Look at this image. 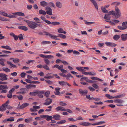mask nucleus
<instances>
[{"label": "nucleus", "instance_id": "09e8293b", "mask_svg": "<svg viewBox=\"0 0 127 127\" xmlns=\"http://www.w3.org/2000/svg\"><path fill=\"white\" fill-rule=\"evenodd\" d=\"M52 24L54 26H55L56 25H59L60 24V23L57 22H52Z\"/></svg>", "mask_w": 127, "mask_h": 127}, {"label": "nucleus", "instance_id": "774afa93", "mask_svg": "<svg viewBox=\"0 0 127 127\" xmlns=\"http://www.w3.org/2000/svg\"><path fill=\"white\" fill-rule=\"evenodd\" d=\"M88 74L89 75L92 76L95 75L96 74V73L95 72H89Z\"/></svg>", "mask_w": 127, "mask_h": 127}, {"label": "nucleus", "instance_id": "79ce46f5", "mask_svg": "<svg viewBox=\"0 0 127 127\" xmlns=\"http://www.w3.org/2000/svg\"><path fill=\"white\" fill-rule=\"evenodd\" d=\"M34 20L36 21V22L37 23H41L42 22H40L39 19L37 17H35L33 18Z\"/></svg>", "mask_w": 127, "mask_h": 127}, {"label": "nucleus", "instance_id": "052dcab7", "mask_svg": "<svg viewBox=\"0 0 127 127\" xmlns=\"http://www.w3.org/2000/svg\"><path fill=\"white\" fill-rule=\"evenodd\" d=\"M17 97L20 100H22L23 99V96L21 95H19L17 96Z\"/></svg>", "mask_w": 127, "mask_h": 127}, {"label": "nucleus", "instance_id": "0eeeda50", "mask_svg": "<svg viewBox=\"0 0 127 127\" xmlns=\"http://www.w3.org/2000/svg\"><path fill=\"white\" fill-rule=\"evenodd\" d=\"M40 108V107L39 106L34 105L33 106V108H30V110L32 112H35L37 111V109Z\"/></svg>", "mask_w": 127, "mask_h": 127}, {"label": "nucleus", "instance_id": "9b49d317", "mask_svg": "<svg viewBox=\"0 0 127 127\" xmlns=\"http://www.w3.org/2000/svg\"><path fill=\"white\" fill-rule=\"evenodd\" d=\"M105 44L107 46L111 47H115L116 45L115 43L110 42H106Z\"/></svg>", "mask_w": 127, "mask_h": 127}, {"label": "nucleus", "instance_id": "58836bf2", "mask_svg": "<svg viewBox=\"0 0 127 127\" xmlns=\"http://www.w3.org/2000/svg\"><path fill=\"white\" fill-rule=\"evenodd\" d=\"M44 60L45 63L47 65H49L50 63V61L47 59H44Z\"/></svg>", "mask_w": 127, "mask_h": 127}, {"label": "nucleus", "instance_id": "6e6d98bb", "mask_svg": "<svg viewBox=\"0 0 127 127\" xmlns=\"http://www.w3.org/2000/svg\"><path fill=\"white\" fill-rule=\"evenodd\" d=\"M48 108L49 109H46L45 111L47 112H49L50 111H51V108H52V106H49L48 107Z\"/></svg>", "mask_w": 127, "mask_h": 127}, {"label": "nucleus", "instance_id": "72a5a7b5", "mask_svg": "<svg viewBox=\"0 0 127 127\" xmlns=\"http://www.w3.org/2000/svg\"><path fill=\"white\" fill-rule=\"evenodd\" d=\"M66 122V120H64L60 121L57 122L56 124H64Z\"/></svg>", "mask_w": 127, "mask_h": 127}, {"label": "nucleus", "instance_id": "7c9ffc66", "mask_svg": "<svg viewBox=\"0 0 127 127\" xmlns=\"http://www.w3.org/2000/svg\"><path fill=\"white\" fill-rule=\"evenodd\" d=\"M58 32L59 33H63L65 34L66 33V32L65 31H63V29L61 28H60L58 29Z\"/></svg>", "mask_w": 127, "mask_h": 127}, {"label": "nucleus", "instance_id": "aec40b11", "mask_svg": "<svg viewBox=\"0 0 127 127\" xmlns=\"http://www.w3.org/2000/svg\"><path fill=\"white\" fill-rule=\"evenodd\" d=\"M112 15V14H110L109 12L108 14H106L105 15L104 18V19L107 20H110V19L111 18V17L110 16V15Z\"/></svg>", "mask_w": 127, "mask_h": 127}, {"label": "nucleus", "instance_id": "4be33fe9", "mask_svg": "<svg viewBox=\"0 0 127 127\" xmlns=\"http://www.w3.org/2000/svg\"><path fill=\"white\" fill-rule=\"evenodd\" d=\"M29 105V104L27 103H25L22 104L20 107L21 109H23Z\"/></svg>", "mask_w": 127, "mask_h": 127}, {"label": "nucleus", "instance_id": "473e14b6", "mask_svg": "<svg viewBox=\"0 0 127 127\" xmlns=\"http://www.w3.org/2000/svg\"><path fill=\"white\" fill-rule=\"evenodd\" d=\"M32 117H31L29 119H25V122L27 123H29L31 122L32 121Z\"/></svg>", "mask_w": 127, "mask_h": 127}, {"label": "nucleus", "instance_id": "5701e85b", "mask_svg": "<svg viewBox=\"0 0 127 127\" xmlns=\"http://www.w3.org/2000/svg\"><path fill=\"white\" fill-rule=\"evenodd\" d=\"M10 35L11 36L13 37L14 38V39L16 40H17L18 39V36L15 35L13 33L11 32L10 33Z\"/></svg>", "mask_w": 127, "mask_h": 127}, {"label": "nucleus", "instance_id": "864d4df0", "mask_svg": "<svg viewBox=\"0 0 127 127\" xmlns=\"http://www.w3.org/2000/svg\"><path fill=\"white\" fill-rule=\"evenodd\" d=\"M48 65L46 64L43 66V68L46 70H49V68L48 66Z\"/></svg>", "mask_w": 127, "mask_h": 127}, {"label": "nucleus", "instance_id": "393cba45", "mask_svg": "<svg viewBox=\"0 0 127 127\" xmlns=\"http://www.w3.org/2000/svg\"><path fill=\"white\" fill-rule=\"evenodd\" d=\"M56 6L58 8H61L63 6L62 4L59 1H57L56 3Z\"/></svg>", "mask_w": 127, "mask_h": 127}, {"label": "nucleus", "instance_id": "f8f14e48", "mask_svg": "<svg viewBox=\"0 0 127 127\" xmlns=\"http://www.w3.org/2000/svg\"><path fill=\"white\" fill-rule=\"evenodd\" d=\"M53 119L55 120H59L61 119V117L59 115L56 114L53 115Z\"/></svg>", "mask_w": 127, "mask_h": 127}, {"label": "nucleus", "instance_id": "5fc2aeb1", "mask_svg": "<svg viewBox=\"0 0 127 127\" xmlns=\"http://www.w3.org/2000/svg\"><path fill=\"white\" fill-rule=\"evenodd\" d=\"M13 117H10L9 118L7 119V121H8L12 122L14 121Z\"/></svg>", "mask_w": 127, "mask_h": 127}, {"label": "nucleus", "instance_id": "c03bdc74", "mask_svg": "<svg viewBox=\"0 0 127 127\" xmlns=\"http://www.w3.org/2000/svg\"><path fill=\"white\" fill-rule=\"evenodd\" d=\"M44 94H45V95L47 97H48V96L50 94V92L49 91H47L46 92H45V93L44 92Z\"/></svg>", "mask_w": 127, "mask_h": 127}, {"label": "nucleus", "instance_id": "4c0bfd02", "mask_svg": "<svg viewBox=\"0 0 127 127\" xmlns=\"http://www.w3.org/2000/svg\"><path fill=\"white\" fill-rule=\"evenodd\" d=\"M91 78L92 80H95L99 81H102V80L99 78L96 77L92 76L91 77Z\"/></svg>", "mask_w": 127, "mask_h": 127}, {"label": "nucleus", "instance_id": "603ef678", "mask_svg": "<svg viewBox=\"0 0 127 127\" xmlns=\"http://www.w3.org/2000/svg\"><path fill=\"white\" fill-rule=\"evenodd\" d=\"M86 98L90 100H93V97H90V95H87L86 96Z\"/></svg>", "mask_w": 127, "mask_h": 127}, {"label": "nucleus", "instance_id": "bb28decb", "mask_svg": "<svg viewBox=\"0 0 127 127\" xmlns=\"http://www.w3.org/2000/svg\"><path fill=\"white\" fill-rule=\"evenodd\" d=\"M40 4L42 6L45 7L48 5V3L44 1H43L40 2Z\"/></svg>", "mask_w": 127, "mask_h": 127}, {"label": "nucleus", "instance_id": "69168bd1", "mask_svg": "<svg viewBox=\"0 0 127 127\" xmlns=\"http://www.w3.org/2000/svg\"><path fill=\"white\" fill-rule=\"evenodd\" d=\"M68 120L72 122H75L76 121V120H74L73 118H68Z\"/></svg>", "mask_w": 127, "mask_h": 127}, {"label": "nucleus", "instance_id": "c9c22d12", "mask_svg": "<svg viewBox=\"0 0 127 127\" xmlns=\"http://www.w3.org/2000/svg\"><path fill=\"white\" fill-rule=\"evenodd\" d=\"M101 9L103 12L104 13H106L108 12L107 10L105 9V7H101Z\"/></svg>", "mask_w": 127, "mask_h": 127}, {"label": "nucleus", "instance_id": "7ed1b4c3", "mask_svg": "<svg viewBox=\"0 0 127 127\" xmlns=\"http://www.w3.org/2000/svg\"><path fill=\"white\" fill-rule=\"evenodd\" d=\"M8 87L7 85H0V92L1 93H6L7 92V90Z\"/></svg>", "mask_w": 127, "mask_h": 127}, {"label": "nucleus", "instance_id": "13d9d810", "mask_svg": "<svg viewBox=\"0 0 127 127\" xmlns=\"http://www.w3.org/2000/svg\"><path fill=\"white\" fill-rule=\"evenodd\" d=\"M88 88L90 90L91 92H93L95 90V89L91 86L89 87Z\"/></svg>", "mask_w": 127, "mask_h": 127}, {"label": "nucleus", "instance_id": "c756f323", "mask_svg": "<svg viewBox=\"0 0 127 127\" xmlns=\"http://www.w3.org/2000/svg\"><path fill=\"white\" fill-rule=\"evenodd\" d=\"M20 91H21V94H24L26 93L27 89L26 88H21L20 89Z\"/></svg>", "mask_w": 127, "mask_h": 127}, {"label": "nucleus", "instance_id": "de8ad7c7", "mask_svg": "<svg viewBox=\"0 0 127 127\" xmlns=\"http://www.w3.org/2000/svg\"><path fill=\"white\" fill-rule=\"evenodd\" d=\"M92 86L95 89H98V86L96 84L94 83L92 84Z\"/></svg>", "mask_w": 127, "mask_h": 127}, {"label": "nucleus", "instance_id": "c85d7f7f", "mask_svg": "<svg viewBox=\"0 0 127 127\" xmlns=\"http://www.w3.org/2000/svg\"><path fill=\"white\" fill-rule=\"evenodd\" d=\"M120 36L118 35H115L113 37V39L116 41L118 40L120 37Z\"/></svg>", "mask_w": 127, "mask_h": 127}, {"label": "nucleus", "instance_id": "338daca9", "mask_svg": "<svg viewBox=\"0 0 127 127\" xmlns=\"http://www.w3.org/2000/svg\"><path fill=\"white\" fill-rule=\"evenodd\" d=\"M18 38L20 40H23L24 38L22 34H20V35L18 36Z\"/></svg>", "mask_w": 127, "mask_h": 127}, {"label": "nucleus", "instance_id": "4468645a", "mask_svg": "<svg viewBox=\"0 0 127 127\" xmlns=\"http://www.w3.org/2000/svg\"><path fill=\"white\" fill-rule=\"evenodd\" d=\"M114 102L117 103L122 104L124 102V101L121 99H115L114 100Z\"/></svg>", "mask_w": 127, "mask_h": 127}, {"label": "nucleus", "instance_id": "bf43d9fd", "mask_svg": "<svg viewBox=\"0 0 127 127\" xmlns=\"http://www.w3.org/2000/svg\"><path fill=\"white\" fill-rule=\"evenodd\" d=\"M59 104L61 106H64L66 105V104L63 103L62 101H61L60 102Z\"/></svg>", "mask_w": 127, "mask_h": 127}, {"label": "nucleus", "instance_id": "a19ab883", "mask_svg": "<svg viewBox=\"0 0 127 127\" xmlns=\"http://www.w3.org/2000/svg\"><path fill=\"white\" fill-rule=\"evenodd\" d=\"M2 69L3 71L6 72H9L10 71V69L6 67H3Z\"/></svg>", "mask_w": 127, "mask_h": 127}, {"label": "nucleus", "instance_id": "20e7f679", "mask_svg": "<svg viewBox=\"0 0 127 127\" xmlns=\"http://www.w3.org/2000/svg\"><path fill=\"white\" fill-rule=\"evenodd\" d=\"M44 92L43 91L35 90L34 92H31L30 93V95H35V94H44Z\"/></svg>", "mask_w": 127, "mask_h": 127}, {"label": "nucleus", "instance_id": "f257e3e1", "mask_svg": "<svg viewBox=\"0 0 127 127\" xmlns=\"http://www.w3.org/2000/svg\"><path fill=\"white\" fill-rule=\"evenodd\" d=\"M115 11H109L110 14L115 16L116 18L117 19L119 17L121 16V13L119 9L116 6L115 7Z\"/></svg>", "mask_w": 127, "mask_h": 127}, {"label": "nucleus", "instance_id": "6ab92c4d", "mask_svg": "<svg viewBox=\"0 0 127 127\" xmlns=\"http://www.w3.org/2000/svg\"><path fill=\"white\" fill-rule=\"evenodd\" d=\"M60 88L58 87L56 88H55V94L57 95H60V93L59 92Z\"/></svg>", "mask_w": 127, "mask_h": 127}, {"label": "nucleus", "instance_id": "a211bd4d", "mask_svg": "<svg viewBox=\"0 0 127 127\" xmlns=\"http://www.w3.org/2000/svg\"><path fill=\"white\" fill-rule=\"evenodd\" d=\"M88 91L87 90H80V94H81L82 95H85L87 94Z\"/></svg>", "mask_w": 127, "mask_h": 127}, {"label": "nucleus", "instance_id": "f704fd0d", "mask_svg": "<svg viewBox=\"0 0 127 127\" xmlns=\"http://www.w3.org/2000/svg\"><path fill=\"white\" fill-rule=\"evenodd\" d=\"M51 43L49 41H42L41 43V44L42 45H44L47 44H49Z\"/></svg>", "mask_w": 127, "mask_h": 127}, {"label": "nucleus", "instance_id": "a878e982", "mask_svg": "<svg viewBox=\"0 0 127 127\" xmlns=\"http://www.w3.org/2000/svg\"><path fill=\"white\" fill-rule=\"evenodd\" d=\"M8 17L9 18H16L17 17V16H16L15 12L14 13H12V15L11 14H9V15H8Z\"/></svg>", "mask_w": 127, "mask_h": 127}, {"label": "nucleus", "instance_id": "dca6fc26", "mask_svg": "<svg viewBox=\"0 0 127 127\" xmlns=\"http://www.w3.org/2000/svg\"><path fill=\"white\" fill-rule=\"evenodd\" d=\"M90 0L94 5L95 8L98 10V8L97 4L95 1V0Z\"/></svg>", "mask_w": 127, "mask_h": 127}, {"label": "nucleus", "instance_id": "3c124183", "mask_svg": "<svg viewBox=\"0 0 127 127\" xmlns=\"http://www.w3.org/2000/svg\"><path fill=\"white\" fill-rule=\"evenodd\" d=\"M85 21V24H87L88 25H90L92 24H95V23L94 22H87L85 20H84Z\"/></svg>", "mask_w": 127, "mask_h": 127}, {"label": "nucleus", "instance_id": "0e129e2a", "mask_svg": "<svg viewBox=\"0 0 127 127\" xmlns=\"http://www.w3.org/2000/svg\"><path fill=\"white\" fill-rule=\"evenodd\" d=\"M54 77L53 76H45L44 78L47 79H50L53 78Z\"/></svg>", "mask_w": 127, "mask_h": 127}, {"label": "nucleus", "instance_id": "423d86ee", "mask_svg": "<svg viewBox=\"0 0 127 127\" xmlns=\"http://www.w3.org/2000/svg\"><path fill=\"white\" fill-rule=\"evenodd\" d=\"M45 8L47 14L50 15H52V10L51 8L49 6H46Z\"/></svg>", "mask_w": 127, "mask_h": 127}, {"label": "nucleus", "instance_id": "39448f33", "mask_svg": "<svg viewBox=\"0 0 127 127\" xmlns=\"http://www.w3.org/2000/svg\"><path fill=\"white\" fill-rule=\"evenodd\" d=\"M7 75L4 73H0V80L2 81H3L7 80Z\"/></svg>", "mask_w": 127, "mask_h": 127}, {"label": "nucleus", "instance_id": "9d476101", "mask_svg": "<svg viewBox=\"0 0 127 127\" xmlns=\"http://www.w3.org/2000/svg\"><path fill=\"white\" fill-rule=\"evenodd\" d=\"M58 83L59 84L62 86H65L66 85H67L69 86H71V85L69 84L67 82L62 81H59Z\"/></svg>", "mask_w": 127, "mask_h": 127}, {"label": "nucleus", "instance_id": "e433bc0d", "mask_svg": "<svg viewBox=\"0 0 127 127\" xmlns=\"http://www.w3.org/2000/svg\"><path fill=\"white\" fill-rule=\"evenodd\" d=\"M39 13L40 14H43L44 15H45L46 14V12L43 10L42 9L40 10L39 11Z\"/></svg>", "mask_w": 127, "mask_h": 127}, {"label": "nucleus", "instance_id": "4d7b16f0", "mask_svg": "<svg viewBox=\"0 0 127 127\" xmlns=\"http://www.w3.org/2000/svg\"><path fill=\"white\" fill-rule=\"evenodd\" d=\"M48 5H50L51 7H54L55 6V4L54 3L51 2L49 3Z\"/></svg>", "mask_w": 127, "mask_h": 127}, {"label": "nucleus", "instance_id": "2eb2a0df", "mask_svg": "<svg viewBox=\"0 0 127 127\" xmlns=\"http://www.w3.org/2000/svg\"><path fill=\"white\" fill-rule=\"evenodd\" d=\"M121 40L123 41H125L127 39V36L126 34H122L121 36Z\"/></svg>", "mask_w": 127, "mask_h": 127}, {"label": "nucleus", "instance_id": "ea45409f", "mask_svg": "<svg viewBox=\"0 0 127 127\" xmlns=\"http://www.w3.org/2000/svg\"><path fill=\"white\" fill-rule=\"evenodd\" d=\"M7 63L8 64H9L11 67L14 68L16 67V66L15 65L12 64L11 62L8 61L7 62Z\"/></svg>", "mask_w": 127, "mask_h": 127}, {"label": "nucleus", "instance_id": "6e6552de", "mask_svg": "<svg viewBox=\"0 0 127 127\" xmlns=\"http://www.w3.org/2000/svg\"><path fill=\"white\" fill-rule=\"evenodd\" d=\"M44 33V34H45L46 35H48L49 36V37H51V38H53L55 39L56 40V38L58 37V36H56L53 35L46 32H45Z\"/></svg>", "mask_w": 127, "mask_h": 127}, {"label": "nucleus", "instance_id": "49530a36", "mask_svg": "<svg viewBox=\"0 0 127 127\" xmlns=\"http://www.w3.org/2000/svg\"><path fill=\"white\" fill-rule=\"evenodd\" d=\"M58 36L63 39H65L66 38V36L65 35L62 34H59Z\"/></svg>", "mask_w": 127, "mask_h": 127}, {"label": "nucleus", "instance_id": "412c9836", "mask_svg": "<svg viewBox=\"0 0 127 127\" xmlns=\"http://www.w3.org/2000/svg\"><path fill=\"white\" fill-rule=\"evenodd\" d=\"M6 107L3 104H2L1 106H0V111H3L6 110Z\"/></svg>", "mask_w": 127, "mask_h": 127}, {"label": "nucleus", "instance_id": "680f3d73", "mask_svg": "<svg viewBox=\"0 0 127 127\" xmlns=\"http://www.w3.org/2000/svg\"><path fill=\"white\" fill-rule=\"evenodd\" d=\"M112 21L114 22L115 23H115H118L120 22L118 20L114 19Z\"/></svg>", "mask_w": 127, "mask_h": 127}, {"label": "nucleus", "instance_id": "cd10ccee", "mask_svg": "<svg viewBox=\"0 0 127 127\" xmlns=\"http://www.w3.org/2000/svg\"><path fill=\"white\" fill-rule=\"evenodd\" d=\"M16 16H17V15L20 16H25V14L23 13L20 12H15Z\"/></svg>", "mask_w": 127, "mask_h": 127}, {"label": "nucleus", "instance_id": "f3484780", "mask_svg": "<svg viewBox=\"0 0 127 127\" xmlns=\"http://www.w3.org/2000/svg\"><path fill=\"white\" fill-rule=\"evenodd\" d=\"M18 28L25 31H27L28 29L27 27L24 26H18Z\"/></svg>", "mask_w": 127, "mask_h": 127}, {"label": "nucleus", "instance_id": "37998d69", "mask_svg": "<svg viewBox=\"0 0 127 127\" xmlns=\"http://www.w3.org/2000/svg\"><path fill=\"white\" fill-rule=\"evenodd\" d=\"M124 95L123 94H122L121 95H117L114 96V98H120L121 97H123L124 96Z\"/></svg>", "mask_w": 127, "mask_h": 127}, {"label": "nucleus", "instance_id": "b1692460", "mask_svg": "<svg viewBox=\"0 0 127 127\" xmlns=\"http://www.w3.org/2000/svg\"><path fill=\"white\" fill-rule=\"evenodd\" d=\"M56 111H64L65 109L64 107L62 106H58L55 109Z\"/></svg>", "mask_w": 127, "mask_h": 127}, {"label": "nucleus", "instance_id": "e2e57ef3", "mask_svg": "<svg viewBox=\"0 0 127 127\" xmlns=\"http://www.w3.org/2000/svg\"><path fill=\"white\" fill-rule=\"evenodd\" d=\"M45 81L47 83L49 84H51L52 83V82L49 80H46Z\"/></svg>", "mask_w": 127, "mask_h": 127}, {"label": "nucleus", "instance_id": "1a4fd4ad", "mask_svg": "<svg viewBox=\"0 0 127 127\" xmlns=\"http://www.w3.org/2000/svg\"><path fill=\"white\" fill-rule=\"evenodd\" d=\"M52 101V99L49 98H47L46 100V102L44 103V104L46 105H49L51 103Z\"/></svg>", "mask_w": 127, "mask_h": 127}, {"label": "nucleus", "instance_id": "8fccbe9b", "mask_svg": "<svg viewBox=\"0 0 127 127\" xmlns=\"http://www.w3.org/2000/svg\"><path fill=\"white\" fill-rule=\"evenodd\" d=\"M53 118V117L51 116H49L47 115V117L46 120L47 121H48L50 120H51Z\"/></svg>", "mask_w": 127, "mask_h": 127}, {"label": "nucleus", "instance_id": "a18cd8bd", "mask_svg": "<svg viewBox=\"0 0 127 127\" xmlns=\"http://www.w3.org/2000/svg\"><path fill=\"white\" fill-rule=\"evenodd\" d=\"M105 96L109 99H112L114 98V96H112L110 95L109 94H106Z\"/></svg>", "mask_w": 127, "mask_h": 127}, {"label": "nucleus", "instance_id": "2f4dec72", "mask_svg": "<svg viewBox=\"0 0 127 127\" xmlns=\"http://www.w3.org/2000/svg\"><path fill=\"white\" fill-rule=\"evenodd\" d=\"M123 26L124 27V29L127 28V21H126L123 22L122 24Z\"/></svg>", "mask_w": 127, "mask_h": 127}, {"label": "nucleus", "instance_id": "ddd939ff", "mask_svg": "<svg viewBox=\"0 0 127 127\" xmlns=\"http://www.w3.org/2000/svg\"><path fill=\"white\" fill-rule=\"evenodd\" d=\"M91 125V123L87 122H83L80 123V125L85 126H88Z\"/></svg>", "mask_w": 127, "mask_h": 127}, {"label": "nucleus", "instance_id": "f03ea898", "mask_svg": "<svg viewBox=\"0 0 127 127\" xmlns=\"http://www.w3.org/2000/svg\"><path fill=\"white\" fill-rule=\"evenodd\" d=\"M24 21L27 23V25L30 28L34 29L37 28V23L36 22L28 20H25Z\"/></svg>", "mask_w": 127, "mask_h": 127}]
</instances>
